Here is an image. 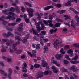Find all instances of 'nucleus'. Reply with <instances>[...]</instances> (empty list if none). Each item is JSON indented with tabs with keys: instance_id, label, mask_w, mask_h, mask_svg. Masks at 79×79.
Instances as JSON below:
<instances>
[{
	"instance_id": "57",
	"label": "nucleus",
	"mask_w": 79,
	"mask_h": 79,
	"mask_svg": "<svg viewBox=\"0 0 79 79\" xmlns=\"http://www.w3.org/2000/svg\"><path fill=\"white\" fill-rule=\"evenodd\" d=\"M27 53L28 55H30V56L32 57V54L29 51H27Z\"/></svg>"
},
{
	"instance_id": "49",
	"label": "nucleus",
	"mask_w": 79,
	"mask_h": 79,
	"mask_svg": "<svg viewBox=\"0 0 79 79\" xmlns=\"http://www.w3.org/2000/svg\"><path fill=\"white\" fill-rule=\"evenodd\" d=\"M47 15H48V13H46L44 14V16H46V17H44L45 19H47L48 18V16H47Z\"/></svg>"
},
{
	"instance_id": "56",
	"label": "nucleus",
	"mask_w": 79,
	"mask_h": 79,
	"mask_svg": "<svg viewBox=\"0 0 79 79\" xmlns=\"http://www.w3.org/2000/svg\"><path fill=\"white\" fill-rule=\"evenodd\" d=\"M23 77H28V75L26 73H24L23 75Z\"/></svg>"
},
{
	"instance_id": "32",
	"label": "nucleus",
	"mask_w": 79,
	"mask_h": 79,
	"mask_svg": "<svg viewBox=\"0 0 79 79\" xmlns=\"http://www.w3.org/2000/svg\"><path fill=\"white\" fill-rule=\"evenodd\" d=\"M25 4H26L27 5H28L30 7H32V6L29 3H28L27 2H25Z\"/></svg>"
},
{
	"instance_id": "59",
	"label": "nucleus",
	"mask_w": 79,
	"mask_h": 79,
	"mask_svg": "<svg viewBox=\"0 0 79 79\" xmlns=\"http://www.w3.org/2000/svg\"><path fill=\"white\" fill-rule=\"evenodd\" d=\"M18 24V23H17L13 22V23H11V25H12V26H15V25H16V24Z\"/></svg>"
},
{
	"instance_id": "15",
	"label": "nucleus",
	"mask_w": 79,
	"mask_h": 79,
	"mask_svg": "<svg viewBox=\"0 0 79 79\" xmlns=\"http://www.w3.org/2000/svg\"><path fill=\"white\" fill-rule=\"evenodd\" d=\"M75 19L77 20V23L76 24L77 26H79V16L77 15H76L75 16Z\"/></svg>"
},
{
	"instance_id": "33",
	"label": "nucleus",
	"mask_w": 79,
	"mask_h": 79,
	"mask_svg": "<svg viewBox=\"0 0 79 79\" xmlns=\"http://www.w3.org/2000/svg\"><path fill=\"white\" fill-rule=\"evenodd\" d=\"M21 10L23 13H24L26 11V9L24 7L22 6L21 7Z\"/></svg>"
},
{
	"instance_id": "30",
	"label": "nucleus",
	"mask_w": 79,
	"mask_h": 79,
	"mask_svg": "<svg viewBox=\"0 0 79 79\" xmlns=\"http://www.w3.org/2000/svg\"><path fill=\"white\" fill-rule=\"evenodd\" d=\"M16 10L17 12L18 13H19L20 12V10H19V7L18 6H16Z\"/></svg>"
},
{
	"instance_id": "16",
	"label": "nucleus",
	"mask_w": 79,
	"mask_h": 79,
	"mask_svg": "<svg viewBox=\"0 0 79 79\" xmlns=\"http://www.w3.org/2000/svg\"><path fill=\"white\" fill-rule=\"evenodd\" d=\"M50 8H53V6H48L46 7H44V10L45 11H47V10H50Z\"/></svg>"
},
{
	"instance_id": "9",
	"label": "nucleus",
	"mask_w": 79,
	"mask_h": 79,
	"mask_svg": "<svg viewBox=\"0 0 79 79\" xmlns=\"http://www.w3.org/2000/svg\"><path fill=\"white\" fill-rule=\"evenodd\" d=\"M8 34L4 33L3 34V35L4 37H8L9 36H11V37H14V35L12 34L11 32H8Z\"/></svg>"
},
{
	"instance_id": "38",
	"label": "nucleus",
	"mask_w": 79,
	"mask_h": 79,
	"mask_svg": "<svg viewBox=\"0 0 79 79\" xmlns=\"http://www.w3.org/2000/svg\"><path fill=\"white\" fill-rule=\"evenodd\" d=\"M23 67L22 68H23V69L24 68H26V67H27V64L26 62H24L23 63Z\"/></svg>"
},
{
	"instance_id": "31",
	"label": "nucleus",
	"mask_w": 79,
	"mask_h": 79,
	"mask_svg": "<svg viewBox=\"0 0 79 79\" xmlns=\"http://www.w3.org/2000/svg\"><path fill=\"white\" fill-rule=\"evenodd\" d=\"M74 46L77 48H79V43H77L74 44Z\"/></svg>"
},
{
	"instance_id": "19",
	"label": "nucleus",
	"mask_w": 79,
	"mask_h": 79,
	"mask_svg": "<svg viewBox=\"0 0 79 79\" xmlns=\"http://www.w3.org/2000/svg\"><path fill=\"white\" fill-rule=\"evenodd\" d=\"M70 62L71 64H77V63H79V61L77 60L73 61L70 60Z\"/></svg>"
},
{
	"instance_id": "22",
	"label": "nucleus",
	"mask_w": 79,
	"mask_h": 79,
	"mask_svg": "<svg viewBox=\"0 0 79 79\" xmlns=\"http://www.w3.org/2000/svg\"><path fill=\"white\" fill-rule=\"evenodd\" d=\"M56 20L57 22H59V23H63V22H64L63 20L58 18H56Z\"/></svg>"
},
{
	"instance_id": "45",
	"label": "nucleus",
	"mask_w": 79,
	"mask_h": 79,
	"mask_svg": "<svg viewBox=\"0 0 79 79\" xmlns=\"http://www.w3.org/2000/svg\"><path fill=\"white\" fill-rule=\"evenodd\" d=\"M42 35H45L46 34V31H43L41 32Z\"/></svg>"
},
{
	"instance_id": "25",
	"label": "nucleus",
	"mask_w": 79,
	"mask_h": 79,
	"mask_svg": "<svg viewBox=\"0 0 79 79\" xmlns=\"http://www.w3.org/2000/svg\"><path fill=\"white\" fill-rule=\"evenodd\" d=\"M61 23L59 22L57 23H55L54 25V27H60L61 26Z\"/></svg>"
},
{
	"instance_id": "5",
	"label": "nucleus",
	"mask_w": 79,
	"mask_h": 79,
	"mask_svg": "<svg viewBox=\"0 0 79 79\" xmlns=\"http://www.w3.org/2000/svg\"><path fill=\"white\" fill-rule=\"evenodd\" d=\"M23 27V24L21 23L20 24V36L23 35L25 34V32H23V28L22 27Z\"/></svg>"
},
{
	"instance_id": "12",
	"label": "nucleus",
	"mask_w": 79,
	"mask_h": 79,
	"mask_svg": "<svg viewBox=\"0 0 79 79\" xmlns=\"http://www.w3.org/2000/svg\"><path fill=\"white\" fill-rule=\"evenodd\" d=\"M54 42L55 44H54V47L55 48H59L58 46L57 45L58 44H60V43H59V42H58V41L57 40H54Z\"/></svg>"
},
{
	"instance_id": "37",
	"label": "nucleus",
	"mask_w": 79,
	"mask_h": 79,
	"mask_svg": "<svg viewBox=\"0 0 79 79\" xmlns=\"http://www.w3.org/2000/svg\"><path fill=\"white\" fill-rule=\"evenodd\" d=\"M40 45L39 44H38L36 45V49L37 50L39 49H40Z\"/></svg>"
},
{
	"instance_id": "39",
	"label": "nucleus",
	"mask_w": 79,
	"mask_h": 79,
	"mask_svg": "<svg viewBox=\"0 0 79 79\" xmlns=\"http://www.w3.org/2000/svg\"><path fill=\"white\" fill-rule=\"evenodd\" d=\"M6 28L7 29L8 31H10V32H12V31H13V29L11 28H8V27H6Z\"/></svg>"
},
{
	"instance_id": "24",
	"label": "nucleus",
	"mask_w": 79,
	"mask_h": 79,
	"mask_svg": "<svg viewBox=\"0 0 79 79\" xmlns=\"http://www.w3.org/2000/svg\"><path fill=\"white\" fill-rule=\"evenodd\" d=\"M8 9L9 11H12V12H15V11L16 10L15 8L13 7H12L10 8H9Z\"/></svg>"
},
{
	"instance_id": "48",
	"label": "nucleus",
	"mask_w": 79,
	"mask_h": 79,
	"mask_svg": "<svg viewBox=\"0 0 79 79\" xmlns=\"http://www.w3.org/2000/svg\"><path fill=\"white\" fill-rule=\"evenodd\" d=\"M9 52H10V53H12L14 52L13 50H12L11 49V48H9Z\"/></svg>"
},
{
	"instance_id": "1",
	"label": "nucleus",
	"mask_w": 79,
	"mask_h": 79,
	"mask_svg": "<svg viewBox=\"0 0 79 79\" xmlns=\"http://www.w3.org/2000/svg\"><path fill=\"white\" fill-rule=\"evenodd\" d=\"M3 19H10L11 20H15V19H16V18L14 16H12L10 15H9L8 16L6 17L5 15H3L1 17H0V21H3Z\"/></svg>"
},
{
	"instance_id": "23",
	"label": "nucleus",
	"mask_w": 79,
	"mask_h": 79,
	"mask_svg": "<svg viewBox=\"0 0 79 79\" xmlns=\"http://www.w3.org/2000/svg\"><path fill=\"white\" fill-rule=\"evenodd\" d=\"M48 48L47 46H45L44 47V53H46L47 51H48Z\"/></svg>"
},
{
	"instance_id": "11",
	"label": "nucleus",
	"mask_w": 79,
	"mask_h": 79,
	"mask_svg": "<svg viewBox=\"0 0 79 79\" xmlns=\"http://www.w3.org/2000/svg\"><path fill=\"white\" fill-rule=\"evenodd\" d=\"M62 57L63 55L61 54H57L55 56V58L58 60H61Z\"/></svg>"
},
{
	"instance_id": "28",
	"label": "nucleus",
	"mask_w": 79,
	"mask_h": 79,
	"mask_svg": "<svg viewBox=\"0 0 79 79\" xmlns=\"http://www.w3.org/2000/svg\"><path fill=\"white\" fill-rule=\"evenodd\" d=\"M64 17L65 18V20H67L68 19H70L71 18V17H70V16H68L67 15H64Z\"/></svg>"
},
{
	"instance_id": "36",
	"label": "nucleus",
	"mask_w": 79,
	"mask_h": 79,
	"mask_svg": "<svg viewBox=\"0 0 79 79\" xmlns=\"http://www.w3.org/2000/svg\"><path fill=\"white\" fill-rule=\"evenodd\" d=\"M37 31L38 32H40V31L42 30V29L41 28H40V26L39 27H36Z\"/></svg>"
},
{
	"instance_id": "6",
	"label": "nucleus",
	"mask_w": 79,
	"mask_h": 79,
	"mask_svg": "<svg viewBox=\"0 0 79 79\" xmlns=\"http://www.w3.org/2000/svg\"><path fill=\"white\" fill-rule=\"evenodd\" d=\"M8 71L9 73L8 75V79H12V77H11V75L13 73L12 72V69L11 68H9Z\"/></svg>"
},
{
	"instance_id": "13",
	"label": "nucleus",
	"mask_w": 79,
	"mask_h": 79,
	"mask_svg": "<svg viewBox=\"0 0 79 79\" xmlns=\"http://www.w3.org/2000/svg\"><path fill=\"white\" fill-rule=\"evenodd\" d=\"M42 65L43 67H44L45 68L47 66V63L44 60H42Z\"/></svg>"
},
{
	"instance_id": "14",
	"label": "nucleus",
	"mask_w": 79,
	"mask_h": 79,
	"mask_svg": "<svg viewBox=\"0 0 79 79\" xmlns=\"http://www.w3.org/2000/svg\"><path fill=\"white\" fill-rule=\"evenodd\" d=\"M71 70H72L73 72H76L78 71H79V69H77L75 68V66H72L70 69Z\"/></svg>"
},
{
	"instance_id": "46",
	"label": "nucleus",
	"mask_w": 79,
	"mask_h": 79,
	"mask_svg": "<svg viewBox=\"0 0 79 79\" xmlns=\"http://www.w3.org/2000/svg\"><path fill=\"white\" fill-rule=\"evenodd\" d=\"M56 6L57 8H60V7H61V4H56Z\"/></svg>"
},
{
	"instance_id": "54",
	"label": "nucleus",
	"mask_w": 79,
	"mask_h": 79,
	"mask_svg": "<svg viewBox=\"0 0 79 79\" xmlns=\"http://www.w3.org/2000/svg\"><path fill=\"white\" fill-rule=\"evenodd\" d=\"M29 35L30 34H27L26 35V38L27 39H28L29 37Z\"/></svg>"
},
{
	"instance_id": "35",
	"label": "nucleus",
	"mask_w": 79,
	"mask_h": 79,
	"mask_svg": "<svg viewBox=\"0 0 79 79\" xmlns=\"http://www.w3.org/2000/svg\"><path fill=\"white\" fill-rule=\"evenodd\" d=\"M15 40H17L18 41H19L20 40V37L18 36H16L15 37Z\"/></svg>"
},
{
	"instance_id": "52",
	"label": "nucleus",
	"mask_w": 79,
	"mask_h": 79,
	"mask_svg": "<svg viewBox=\"0 0 79 79\" xmlns=\"http://www.w3.org/2000/svg\"><path fill=\"white\" fill-rule=\"evenodd\" d=\"M61 14H62L63 13H64L66 12V10H60Z\"/></svg>"
},
{
	"instance_id": "4",
	"label": "nucleus",
	"mask_w": 79,
	"mask_h": 79,
	"mask_svg": "<svg viewBox=\"0 0 79 79\" xmlns=\"http://www.w3.org/2000/svg\"><path fill=\"white\" fill-rule=\"evenodd\" d=\"M27 11L28 13H29V16L30 18H32L33 16H34V15L33 14V13L34 12V10L30 8L29 9L28 8H27Z\"/></svg>"
},
{
	"instance_id": "63",
	"label": "nucleus",
	"mask_w": 79,
	"mask_h": 79,
	"mask_svg": "<svg viewBox=\"0 0 79 79\" xmlns=\"http://www.w3.org/2000/svg\"><path fill=\"white\" fill-rule=\"evenodd\" d=\"M69 46L68 45H66L65 46V49H69Z\"/></svg>"
},
{
	"instance_id": "34",
	"label": "nucleus",
	"mask_w": 79,
	"mask_h": 79,
	"mask_svg": "<svg viewBox=\"0 0 79 79\" xmlns=\"http://www.w3.org/2000/svg\"><path fill=\"white\" fill-rule=\"evenodd\" d=\"M65 58H66L67 60H69V61H70V60H71V58H69V56L68 55H65Z\"/></svg>"
},
{
	"instance_id": "17",
	"label": "nucleus",
	"mask_w": 79,
	"mask_h": 79,
	"mask_svg": "<svg viewBox=\"0 0 79 79\" xmlns=\"http://www.w3.org/2000/svg\"><path fill=\"white\" fill-rule=\"evenodd\" d=\"M44 74L45 76L50 75L52 74V71H46L44 72Z\"/></svg>"
},
{
	"instance_id": "47",
	"label": "nucleus",
	"mask_w": 79,
	"mask_h": 79,
	"mask_svg": "<svg viewBox=\"0 0 79 79\" xmlns=\"http://www.w3.org/2000/svg\"><path fill=\"white\" fill-rule=\"evenodd\" d=\"M52 15L53 18H56V14L54 13H52Z\"/></svg>"
},
{
	"instance_id": "10",
	"label": "nucleus",
	"mask_w": 79,
	"mask_h": 79,
	"mask_svg": "<svg viewBox=\"0 0 79 79\" xmlns=\"http://www.w3.org/2000/svg\"><path fill=\"white\" fill-rule=\"evenodd\" d=\"M67 53L68 54H70L69 56L71 57H72L74 56V54H73V51L71 49H69L67 51Z\"/></svg>"
},
{
	"instance_id": "62",
	"label": "nucleus",
	"mask_w": 79,
	"mask_h": 79,
	"mask_svg": "<svg viewBox=\"0 0 79 79\" xmlns=\"http://www.w3.org/2000/svg\"><path fill=\"white\" fill-rule=\"evenodd\" d=\"M69 9L70 10H71V11H75V9L72 8V7H70L69 8Z\"/></svg>"
},
{
	"instance_id": "64",
	"label": "nucleus",
	"mask_w": 79,
	"mask_h": 79,
	"mask_svg": "<svg viewBox=\"0 0 79 79\" xmlns=\"http://www.w3.org/2000/svg\"><path fill=\"white\" fill-rule=\"evenodd\" d=\"M15 53L17 54H20V50H17L16 51Z\"/></svg>"
},
{
	"instance_id": "26",
	"label": "nucleus",
	"mask_w": 79,
	"mask_h": 79,
	"mask_svg": "<svg viewBox=\"0 0 79 79\" xmlns=\"http://www.w3.org/2000/svg\"><path fill=\"white\" fill-rule=\"evenodd\" d=\"M71 2L70 1H68L67 2V3H65V6H71Z\"/></svg>"
},
{
	"instance_id": "50",
	"label": "nucleus",
	"mask_w": 79,
	"mask_h": 79,
	"mask_svg": "<svg viewBox=\"0 0 79 79\" xmlns=\"http://www.w3.org/2000/svg\"><path fill=\"white\" fill-rule=\"evenodd\" d=\"M2 22L3 24H8L7 22L5 21L3 19L2 20Z\"/></svg>"
},
{
	"instance_id": "61",
	"label": "nucleus",
	"mask_w": 79,
	"mask_h": 79,
	"mask_svg": "<svg viewBox=\"0 0 79 79\" xmlns=\"http://www.w3.org/2000/svg\"><path fill=\"white\" fill-rule=\"evenodd\" d=\"M44 25L43 24H41V30H44Z\"/></svg>"
},
{
	"instance_id": "20",
	"label": "nucleus",
	"mask_w": 79,
	"mask_h": 79,
	"mask_svg": "<svg viewBox=\"0 0 79 79\" xmlns=\"http://www.w3.org/2000/svg\"><path fill=\"white\" fill-rule=\"evenodd\" d=\"M75 25H76V24H74V21L72 19L71 21V26H72V27H73V28H76V26H75Z\"/></svg>"
},
{
	"instance_id": "58",
	"label": "nucleus",
	"mask_w": 79,
	"mask_h": 79,
	"mask_svg": "<svg viewBox=\"0 0 79 79\" xmlns=\"http://www.w3.org/2000/svg\"><path fill=\"white\" fill-rule=\"evenodd\" d=\"M53 16L52 15H50L49 16V19H50V20H52L53 19Z\"/></svg>"
},
{
	"instance_id": "53",
	"label": "nucleus",
	"mask_w": 79,
	"mask_h": 79,
	"mask_svg": "<svg viewBox=\"0 0 79 79\" xmlns=\"http://www.w3.org/2000/svg\"><path fill=\"white\" fill-rule=\"evenodd\" d=\"M4 70L2 69H0V73L1 74H3L4 73Z\"/></svg>"
},
{
	"instance_id": "51",
	"label": "nucleus",
	"mask_w": 79,
	"mask_h": 79,
	"mask_svg": "<svg viewBox=\"0 0 79 79\" xmlns=\"http://www.w3.org/2000/svg\"><path fill=\"white\" fill-rule=\"evenodd\" d=\"M25 20L27 23H29V19H25Z\"/></svg>"
},
{
	"instance_id": "2",
	"label": "nucleus",
	"mask_w": 79,
	"mask_h": 79,
	"mask_svg": "<svg viewBox=\"0 0 79 79\" xmlns=\"http://www.w3.org/2000/svg\"><path fill=\"white\" fill-rule=\"evenodd\" d=\"M8 42L6 43V44L7 46H11L13 42V41L12 42H9V40H8L7 39H4L2 40V44H4L5 42Z\"/></svg>"
},
{
	"instance_id": "7",
	"label": "nucleus",
	"mask_w": 79,
	"mask_h": 79,
	"mask_svg": "<svg viewBox=\"0 0 79 79\" xmlns=\"http://www.w3.org/2000/svg\"><path fill=\"white\" fill-rule=\"evenodd\" d=\"M44 73L42 72H39L38 74L37 75V79H39V78H41V77H43L44 76Z\"/></svg>"
},
{
	"instance_id": "18",
	"label": "nucleus",
	"mask_w": 79,
	"mask_h": 79,
	"mask_svg": "<svg viewBox=\"0 0 79 79\" xmlns=\"http://www.w3.org/2000/svg\"><path fill=\"white\" fill-rule=\"evenodd\" d=\"M37 35H38V37H40V42H42V40L43 38H44V36H42L41 35V34H40L39 35V34H37Z\"/></svg>"
},
{
	"instance_id": "29",
	"label": "nucleus",
	"mask_w": 79,
	"mask_h": 79,
	"mask_svg": "<svg viewBox=\"0 0 79 79\" xmlns=\"http://www.w3.org/2000/svg\"><path fill=\"white\" fill-rule=\"evenodd\" d=\"M34 67L35 68H38L40 67V65H39V64H35Z\"/></svg>"
},
{
	"instance_id": "42",
	"label": "nucleus",
	"mask_w": 79,
	"mask_h": 79,
	"mask_svg": "<svg viewBox=\"0 0 79 79\" xmlns=\"http://www.w3.org/2000/svg\"><path fill=\"white\" fill-rule=\"evenodd\" d=\"M57 40L59 43V44H60L61 43H62V40L61 38H59L58 40Z\"/></svg>"
},
{
	"instance_id": "60",
	"label": "nucleus",
	"mask_w": 79,
	"mask_h": 79,
	"mask_svg": "<svg viewBox=\"0 0 79 79\" xmlns=\"http://www.w3.org/2000/svg\"><path fill=\"white\" fill-rule=\"evenodd\" d=\"M25 57L26 56H25L24 55H23L21 56V59H24L25 58Z\"/></svg>"
},
{
	"instance_id": "44",
	"label": "nucleus",
	"mask_w": 79,
	"mask_h": 79,
	"mask_svg": "<svg viewBox=\"0 0 79 79\" xmlns=\"http://www.w3.org/2000/svg\"><path fill=\"white\" fill-rule=\"evenodd\" d=\"M1 51L2 52L4 53V52H6V50L5 49L2 48L1 49Z\"/></svg>"
},
{
	"instance_id": "21",
	"label": "nucleus",
	"mask_w": 79,
	"mask_h": 79,
	"mask_svg": "<svg viewBox=\"0 0 79 79\" xmlns=\"http://www.w3.org/2000/svg\"><path fill=\"white\" fill-rule=\"evenodd\" d=\"M57 28H56L54 30L52 29L51 30H50V32L51 34H53V33L54 32H56L57 31Z\"/></svg>"
},
{
	"instance_id": "41",
	"label": "nucleus",
	"mask_w": 79,
	"mask_h": 79,
	"mask_svg": "<svg viewBox=\"0 0 79 79\" xmlns=\"http://www.w3.org/2000/svg\"><path fill=\"white\" fill-rule=\"evenodd\" d=\"M27 41V39H26V38L24 37L22 40L23 43H25Z\"/></svg>"
},
{
	"instance_id": "3",
	"label": "nucleus",
	"mask_w": 79,
	"mask_h": 79,
	"mask_svg": "<svg viewBox=\"0 0 79 79\" xmlns=\"http://www.w3.org/2000/svg\"><path fill=\"white\" fill-rule=\"evenodd\" d=\"M2 13L5 14V15H11L12 16H15V14L12 12H9L8 13V11H10L9 9L7 10L6 9L4 10H2Z\"/></svg>"
},
{
	"instance_id": "8",
	"label": "nucleus",
	"mask_w": 79,
	"mask_h": 79,
	"mask_svg": "<svg viewBox=\"0 0 79 79\" xmlns=\"http://www.w3.org/2000/svg\"><path fill=\"white\" fill-rule=\"evenodd\" d=\"M19 42L18 41V42H17L16 44L15 43H14L13 44L12 48L13 49V51H14V52H16V51L17 50V48H15V47H16L17 45H19Z\"/></svg>"
},
{
	"instance_id": "43",
	"label": "nucleus",
	"mask_w": 79,
	"mask_h": 79,
	"mask_svg": "<svg viewBox=\"0 0 79 79\" xmlns=\"http://www.w3.org/2000/svg\"><path fill=\"white\" fill-rule=\"evenodd\" d=\"M64 64H68L69 62H68V61L66 60H64Z\"/></svg>"
},
{
	"instance_id": "27",
	"label": "nucleus",
	"mask_w": 79,
	"mask_h": 79,
	"mask_svg": "<svg viewBox=\"0 0 79 79\" xmlns=\"http://www.w3.org/2000/svg\"><path fill=\"white\" fill-rule=\"evenodd\" d=\"M36 16H38V17L37 18V19H38V20H40L41 19V16H40V15L39 14V13L37 12L36 14Z\"/></svg>"
},
{
	"instance_id": "55",
	"label": "nucleus",
	"mask_w": 79,
	"mask_h": 79,
	"mask_svg": "<svg viewBox=\"0 0 79 79\" xmlns=\"http://www.w3.org/2000/svg\"><path fill=\"white\" fill-rule=\"evenodd\" d=\"M35 25L36 27H39L40 26V24L39 23H35Z\"/></svg>"
},
{
	"instance_id": "40",
	"label": "nucleus",
	"mask_w": 79,
	"mask_h": 79,
	"mask_svg": "<svg viewBox=\"0 0 79 79\" xmlns=\"http://www.w3.org/2000/svg\"><path fill=\"white\" fill-rule=\"evenodd\" d=\"M22 72H23V73H26L27 72V70L26 69V68H25L24 69H23V68H22Z\"/></svg>"
}]
</instances>
